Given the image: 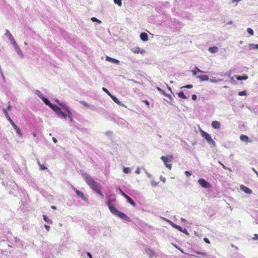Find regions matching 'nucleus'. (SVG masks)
I'll use <instances>...</instances> for the list:
<instances>
[{"label":"nucleus","instance_id":"nucleus-1","mask_svg":"<svg viewBox=\"0 0 258 258\" xmlns=\"http://www.w3.org/2000/svg\"><path fill=\"white\" fill-rule=\"evenodd\" d=\"M81 175L90 187L97 193L101 198H103L104 195L101 191L102 186L100 184L96 181L89 174L84 172H81Z\"/></svg>","mask_w":258,"mask_h":258},{"label":"nucleus","instance_id":"nucleus-2","mask_svg":"<svg viewBox=\"0 0 258 258\" xmlns=\"http://www.w3.org/2000/svg\"><path fill=\"white\" fill-rule=\"evenodd\" d=\"M35 94L39 97L44 103L52 109L59 117L63 119L67 118L66 114L63 112L61 109L57 106L52 104L47 98L44 97L43 94L39 90H35Z\"/></svg>","mask_w":258,"mask_h":258},{"label":"nucleus","instance_id":"nucleus-3","mask_svg":"<svg viewBox=\"0 0 258 258\" xmlns=\"http://www.w3.org/2000/svg\"><path fill=\"white\" fill-rule=\"evenodd\" d=\"M107 205L108 208L110 211V212L114 215L117 216L121 219L129 221L130 218L128 217L125 214L118 211L112 205V202L111 201H108L107 203Z\"/></svg>","mask_w":258,"mask_h":258},{"label":"nucleus","instance_id":"nucleus-4","mask_svg":"<svg viewBox=\"0 0 258 258\" xmlns=\"http://www.w3.org/2000/svg\"><path fill=\"white\" fill-rule=\"evenodd\" d=\"M161 160L164 162V164L166 167L168 168L169 170L172 168V164H168V163L172 162L173 156L172 155H168L166 156H162L160 157Z\"/></svg>","mask_w":258,"mask_h":258},{"label":"nucleus","instance_id":"nucleus-5","mask_svg":"<svg viewBox=\"0 0 258 258\" xmlns=\"http://www.w3.org/2000/svg\"><path fill=\"white\" fill-rule=\"evenodd\" d=\"M200 133L202 136L207 140L209 144H211L213 147H215L216 146L215 141L213 140L209 134L202 130H200Z\"/></svg>","mask_w":258,"mask_h":258},{"label":"nucleus","instance_id":"nucleus-6","mask_svg":"<svg viewBox=\"0 0 258 258\" xmlns=\"http://www.w3.org/2000/svg\"><path fill=\"white\" fill-rule=\"evenodd\" d=\"M12 45L13 46L15 51L17 52L19 57L21 59H23L24 58V54L21 50L20 48L19 47L17 43L15 42V43L12 44Z\"/></svg>","mask_w":258,"mask_h":258},{"label":"nucleus","instance_id":"nucleus-7","mask_svg":"<svg viewBox=\"0 0 258 258\" xmlns=\"http://www.w3.org/2000/svg\"><path fill=\"white\" fill-rule=\"evenodd\" d=\"M198 183L201 186L204 188H209L211 187V184L204 179H199L198 180Z\"/></svg>","mask_w":258,"mask_h":258},{"label":"nucleus","instance_id":"nucleus-8","mask_svg":"<svg viewBox=\"0 0 258 258\" xmlns=\"http://www.w3.org/2000/svg\"><path fill=\"white\" fill-rule=\"evenodd\" d=\"M5 35L8 38L12 45L16 42L14 37L8 30H6Z\"/></svg>","mask_w":258,"mask_h":258},{"label":"nucleus","instance_id":"nucleus-9","mask_svg":"<svg viewBox=\"0 0 258 258\" xmlns=\"http://www.w3.org/2000/svg\"><path fill=\"white\" fill-rule=\"evenodd\" d=\"M73 189L74 190V191L76 192V195L78 197H80V198H81L83 201H85V202H87L88 201V199L85 196L84 194L77 190L76 188H75V187H73Z\"/></svg>","mask_w":258,"mask_h":258},{"label":"nucleus","instance_id":"nucleus-10","mask_svg":"<svg viewBox=\"0 0 258 258\" xmlns=\"http://www.w3.org/2000/svg\"><path fill=\"white\" fill-rule=\"evenodd\" d=\"M145 252L149 258H153L154 257H156L155 252L150 248H146Z\"/></svg>","mask_w":258,"mask_h":258},{"label":"nucleus","instance_id":"nucleus-11","mask_svg":"<svg viewBox=\"0 0 258 258\" xmlns=\"http://www.w3.org/2000/svg\"><path fill=\"white\" fill-rule=\"evenodd\" d=\"M240 188L241 190H242L246 194H251L252 193V190L250 189L243 185H241L240 186Z\"/></svg>","mask_w":258,"mask_h":258},{"label":"nucleus","instance_id":"nucleus-12","mask_svg":"<svg viewBox=\"0 0 258 258\" xmlns=\"http://www.w3.org/2000/svg\"><path fill=\"white\" fill-rule=\"evenodd\" d=\"M211 126L214 129H220L221 124L218 121L215 120L212 122Z\"/></svg>","mask_w":258,"mask_h":258},{"label":"nucleus","instance_id":"nucleus-13","mask_svg":"<svg viewBox=\"0 0 258 258\" xmlns=\"http://www.w3.org/2000/svg\"><path fill=\"white\" fill-rule=\"evenodd\" d=\"M110 97L113 100V101L114 102H115L116 104H117L118 105H119L120 106H124V104L123 103H122V102H120L119 100V99L117 98H116L115 96L112 95Z\"/></svg>","mask_w":258,"mask_h":258},{"label":"nucleus","instance_id":"nucleus-14","mask_svg":"<svg viewBox=\"0 0 258 258\" xmlns=\"http://www.w3.org/2000/svg\"><path fill=\"white\" fill-rule=\"evenodd\" d=\"M106 60L111 62L112 63H114L115 64H118L119 63V61L115 58H113L112 57H110L109 56H106Z\"/></svg>","mask_w":258,"mask_h":258},{"label":"nucleus","instance_id":"nucleus-15","mask_svg":"<svg viewBox=\"0 0 258 258\" xmlns=\"http://www.w3.org/2000/svg\"><path fill=\"white\" fill-rule=\"evenodd\" d=\"M63 112L64 113V112ZM64 113L66 114L67 117L68 116L70 119V122H73L74 121L73 114L71 110H68V111L66 112V113L64 112Z\"/></svg>","mask_w":258,"mask_h":258},{"label":"nucleus","instance_id":"nucleus-16","mask_svg":"<svg viewBox=\"0 0 258 258\" xmlns=\"http://www.w3.org/2000/svg\"><path fill=\"white\" fill-rule=\"evenodd\" d=\"M197 78L200 79L201 81H208L209 80V77L207 75L197 76Z\"/></svg>","mask_w":258,"mask_h":258},{"label":"nucleus","instance_id":"nucleus-17","mask_svg":"<svg viewBox=\"0 0 258 258\" xmlns=\"http://www.w3.org/2000/svg\"><path fill=\"white\" fill-rule=\"evenodd\" d=\"M118 124L124 127H127L128 125V123L126 120L122 119H121L118 121Z\"/></svg>","mask_w":258,"mask_h":258},{"label":"nucleus","instance_id":"nucleus-18","mask_svg":"<svg viewBox=\"0 0 258 258\" xmlns=\"http://www.w3.org/2000/svg\"><path fill=\"white\" fill-rule=\"evenodd\" d=\"M132 51L135 53H144V50L141 49L140 48H139L138 47L133 48Z\"/></svg>","mask_w":258,"mask_h":258},{"label":"nucleus","instance_id":"nucleus-19","mask_svg":"<svg viewBox=\"0 0 258 258\" xmlns=\"http://www.w3.org/2000/svg\"><path fill=\"white\" fill-rule=\"evenodd\" d=\"M59 105H60L62 107V109L64 110L66 112L68 111V110H70L68 106H67L66 104L63 102H61L59 103Z\"/></svg>","mask_w":258,"mask_h":258},{"label":"nucleus","instance_id":"nucleus-20","mask_svg":"<svg viewBox=\"0 0 258 258\" xmlns=\"http://www.w3.org/2000/svg\"><path fill=\"white\" fill-rule=\"evenodd\" d=\"M140 38L144 41H147L148 40V36L146 33H142L140 34Z\"/></svg>","mask_w":258,"mask_h":258},{"label":"nucleus","instance_id":"nucleus-21","mask_svg":"<svg viewBox=\"0 0 258 258\" xmlns=\"http://www.w3.org/2000/svg\"><path fill=\"white\" fill-rule=\"evenodd\" d=\"M208 50L210 52H211L212 53H214L218 51V48L217 47L213 46V47H209L208 49Z\"/></svg>","mask_w":258,"mask_h":258},{"label":"nucleus","instance_id":"nucleus-22","mask_svg":"<svg viewBox=\"0 0 258 258\" xmlns=\"http://www.w3.org/2000/svg\"><path fill=\"white\" fill-rule=\"evenodd\" d=\"M236 78L237 80H246L247 79L248 77L247 75H243V76H236Z\"/></svg>","mask_w":258,"mask_h":258},{"label":"nucleus","instance_id":"nucleus-23","mask_svg":"<svg viewBox=\"0 0 258 258\" xmlns=\"http://www.w3.org/2000/svg\"><path fill=\"white\" fill-rule=\"evenodd\" d=\"M125 199L131 205L134 207L136 206V205L135 202L129 196H127Z\"/></svg>","mask_w":258,"mask_h":258},{"label":"nucleus","instance_id":"nucleus-24","mask_svg":"<svg viewBox=\"0 0 258 258\" xmlns=\"http://www.w3.org/2000/svg\"><path fill=\"white\" fill-rule=\"evenodd\" d=\"M248 48L249 49H258V44H255L253 43L248 44Z\"/></svg>","mask_w":258,"mask_h":258},{"label":"nucleus","instance_id":"nucleus-25","mask_svg":"<svg viewBox=\"0 0 258 258\" xmlns=\"http://www.w3.org/2000/svg\"><path fill=\"white\" fill-rule=\"evenodd\" d=\"M43 220L48 224H52V221L49 219L46 215H43Z\"/></svg>","mask_w":258,"mask_h":258},{"label":"nucleus","instance_id":"nucleus-26","mask_svg":"<svg viewBox=\"0 0 258 258\" xmlns=\"http://www.w3.org/2000/svg\"><path fill=\"white\" fill-rule=\"evenodd\" d=\"M240 139L243 142H247L248 140V138L247 136L245 135H241L240 137Z\"/></svg>","mask_w":258,"mask_h":258},{"label":"nucleus","instance_id":"nucleus-27","mask_svg":"<svg viewBox=\"0 0 258 258\" xmlns=\"http://www.w3.org/2000/svg\"><path fill=\"white\" fill-rule=\"evenodd\" d=\"M178 96L182 99H185L187 98V97L184 95V93L183 92H180L178 94Z\"/></svg>","mask_w":258,"mask_h":258},{"label":"nucleus","instance_id":"nucleus-28","mask_svg":"<svg viewBox=\"0 0 258 258\" xmlns=\"http://www.w3.org/2000/svg\"><path fill=\"white\" fill-rule=\"evenodd\" d=\"M3 112H4V114H5V116H6V118H7V119H8V120H11V117L9 116V114H8V112H7V109H3Z\"/></svg>","mask_w":258,"mask_h":258},{"label":"nucleus","instance_id":"nucleus-29","mask_svg":"<svg viewBox=\"0 0 258 258\" xmlns=\"http://www.w3.org/2000/svg\"><path fill=\"white\" fill-rule=\"evenodd\" d=\"M15 131H16V133L19 135L20 137H22V134L21 132V130L17 126V127H15V128H14Z\"/></svg>","mask_w":258,"mask_h":258},{"label":"nucleus","instance_id":"nucleus-30","mask_svg":"<svg viewBox=\"0 0 258 258\" xmlns=\"http://www.w3.org/2000/svg\"><path fill=\"white\" fill-rule=\"evenodd\" d=\"M163 95H164V96H165L169 98V100H170V101H168V102H169V103H171V101H172V100H173V98H172V97L171 95H169V94H166V93H164V94H163Z\"/></svg>","mask_w":258,"mask_h":258},{"label":"nucleus","instance_id":"nucleus-31","mask_svg":"<svg viewBox=\"0 0 258 258\" xmlns=\"http://www.w3.org/2000/svg\"><path fill=\"white\" fill-rule=\"evenodd\" d=\"M123 172L125 173H129L131 172V169L128 167H123Z\"/></svg>","mask_w":258,"mask_h":258},{"label":"nucleus","instance_id":"nucleus-32","mask_svg":"<svg viewBox=\"0 0 258 258\" xmlns=\"http://www.w3.org/2000/svg\"><path fill=\"white\" fill-rule=\"evenodd\" d=\"M114 2L119 7H121L122 5L121 0H114Z\"/></svg>","mask_w":258,"mask_h":258},{"label":"nucleus","instance_id":"nucleus-33","mask_svg":"<svg viewBox=\"0 0 258 258\" xmlns=\"http://www.w3.org/2000/svg\"><path fill=\"white\" fill-rule=\"evenodd\" d=\"M247 32L251 35H253V30L250 28H248L247 29Z\"/></svg>","mask_w":258,"mask_h":258},{"label":"nucleus","instance_id":"nucleus-34","mask_svg":"<svg viewBox=\"0 0 258 258\" xmlns=\"http://www.w3.org/2000/svg\"><path fill=\"white\" fill-rule=\"evenodd\" d=\"M143 170H144V172L146 173L147 176L149 178H152V175L150 173H149L145 168H143Z\"/></svg>","mask_w":258,"mask_h":258},{"label":"nucleus","instance_id":"nucleus-35","mask_svg":"<svg viewBox=\"0 0 258 258\" xmlns=\"http://www.w3.org/2000/svg\"><path fill=\"white\" fill-rule=\"evenodd\" d=\"M192 87H193V86L192 85H187L181 87V89H183V88L191 89Z\"/></svg>","mask_w":258,"mask_h":258},{"label":"nucleus","instance_id":"nucleus-36","mask_svg":"<svg viewBox=\"0 0 258 258\" xmlns=\"http://www.w3.org/2000/svg\"><path fill=\"white\" fill-rule=\"evenodd\" d=\"M222 81V79H219V80H217L214 79H211L210 80V82L211 83H217V82H218V81Z\"/></svg>","mask_w":258,"mask_h":258},{"label":"nucleus","instance_id":"nucleus-37","mask_svg":"<svg viewBox=\"0 0 258 258\" xmlns=\"http://www.w3.org/2000/svg\"><path fill=\"white\" fill-rule=\"evenodd\" d=\"M91 21L92 22H97L98 23H101V21H100L99 20L97 19L95 17H92L91 18Z\"/></svg>","mask_w":258,"mask_h":258},{"label":"nucleus","instance_id":"nucleus-38","mask_svg":"<svg viewBox=\"0 0 258 258\" xmlns=\"http://www.w3.org/2000/svg\"><path fill=\"white\" fill-rule=\"evenodd\" d=\"M119 191V192L120 194L122 196H123L125 198H126L128 196L126 195V194H125L123 191L120 188H119L118 189Z\"/></svg>","mask_w":258,"mask_h":258},{"label":"nucleus","instance_id":"nucleus-39","mask_svg":"<svg viewBox=\"0 0 258 258\" xmlns=\"http://www.w3.org/2000/svg\"><path fill=\"white\" fill-rule=\"evenodd\" d=\"M11 124V125L13 126L14 128H15V127H17V126L16 124L14 123V122L13 121V120L11 119V120H9Z\"/></svg>","mask_w":258,"mask_h":258},{"label":"nucleus","instance_id":"nucleus-40","mask_svg":"<svg viewBox=\"0 0 258 258\" xmlns=\"http://www.w3.org/2000/svg\"><path fill=\"white\" fill-rule=\"evenodd\" d=\"M102 90H103V91L106 92L110 97H111L112 94L107 90V89H106L105 88H103Z\"/></svg>","mask_w":258,"mask_h":258},{"label":"nucleus","instance_id":"nucleus-41","mask_svg":"<svg viewBox=\"0 0 258 258\" xmlns=\"http://www.w3.org/2000/svg\"><path fill=\"white\" fill-rule=\"evenodd\" d=\"M219 163L222 166V167L225 169H228L229 171H231V169L229 168H227L224 164H223L220 161L219 162Z\"/></svg>","mask_w":258,"mask_h":258},{"label":"nucleus","instance_id":"nucleus-42","mask_svg":"<svg viewBox=\"0 0 258 258\" xmlns=\"http://www.w3.org/2000/svg\"><path fill=\"white\" fill-rule=\"evenodd\" d=\"M167 222H168L169 224H170L173 227L175 228V226H176V224H174L171 220H167Z\"/></svg>","mask_w":258,"mask_h":258},{"label":"nucleus","instance_id":"nucleus-43","mask_svg":"<svg viewBox=\"0 0 258 258\" xmlns=\"http://www.w3.org/2000/svg\"><path fill=\"white\" fill-rule=\"evenodd\" d=\"M167 222H168L169 224H170L173 227L175 228V226H176V224H174L171 220H167Z\"/></svg>","mask_w":258,"mask_h":258},{"label":"nucleus","instance_id":"nucleus-44","mask_svg":"<svg viewBox=\"0 0 258 258\" xmlns=\"http://www.w3.org/2000/svg\"><path fill=\"white\" fill-rule=\"evenodd\" d=\"M167 222H168L169 224H170L173 227L175 228V226H176V224H174L171 220H167Z\"/></svg>","mask_w":258,"mask_h":258},{"label":"nucleus","instance_id":"nucleus-45","mask_svg":"<svg viewBox=\"0 0 258 258\" xmlns=\"http://www.w3.org/2000/svg\"><path fill=\"white\" fill-rule=\"evenodd\" d=\"M156 89H157V90H158V91L160 93H161L162 94H163H163H164L165 92H164L163 90H162L160 88H159V87H156Z\"/></svg>","mask_w":258,"mask_h":258},{"label":"nucleus","instance_id":"nucleus-46","mask_svg":"<svg viewBox=\"0 0 258 258\" xmlns=\"http://www.w3.org/2000/svg\"><path fill=\"white\" fill-rule=\"evenodd\" d=\"M151 185L155 187V186H156L157 185H158V182H156V181H155L154 180H152L151 181Z\"/></svg>","mask_w":258,"mask_h":258},{"label":"nucleus","instance_id":"nucleus-47","mask_svg":"<svg viewBox=\"0 0 258 258\" xmlns=\"http://www.w3.org/2000/svg\"><path fill=\"white\" fill-rule=\"evenodd\" d=\"M238 95L239 96H244L246 95V92L245 91H241L238 93Z\"/></svg>","mask_w":258,"mask_h":258},{"label":"nucleus","instance_id":"nucleus-48","mask_svg":"<svg viewBox=\"0 0 258 258\" xmlns=\"http://www.w3.org/2000/svg\"><path fill=\"white\" fill-rule=\"evenodd\" d=\"M175 228L177 229V230H178L179 231H182V228L181 227L178 226V225H177L176 226H175Z\"/></svg>","mask_w":258,"mask_h":258},{"label":"nucleus","instance_id":"nucleus-49","mask_svg":"<svg viewBox=\"0 0 258 258\" xmlns=\"http://www.w3.org/2000/svg\"><path fill=\"white\" fill-rule=\"evenodd\" d=\"M136 173L137 174H140V173H141V170H140V168L139 167H137L136 170Z\"/></svg>","mask_w":258,"mask_h":258},{"label":"nucleus","instance_id":"nucleus-50","mask_svg":"<svg viewBox=\"0 0 258 258\" xmlns=\"http://www.w3.org/2000/svg\"><path fill=\"white\" fill-rule=\"evenodd\" d=\"M181 232H183V233H185V234H186V235H189V233H188V232H187V230H186V229H185V228H184V229H182V231H181Z\"/></svg>","mask_w":258,"mask_h":258},{"label":"nucleus","instance_id":"nucleus-51","mask_svg":"<svg viewBox=\"0 0 258 258\" xmlns=\"http://www.w3.org/2000/svg\"><path fill=\"white\" fill-rule=\"evenodd\" d=\"M39 167L41 170H45L47 169V168L43 165H40Z\"/></svg>","mask_w":258,"mask_h":258},{"label":"nucleus","instance_id":"nucleus-52","mask_svg":"<svg viewBox=\"0 0 258 258\" xmlns=\"http://www.w3.org/2000/svg\"><path fill=\"white\" fill-rule=\"evenodd\" d=\"M81 103L86 107H89L88 104L85 101H82Z\"/></svg>","mask_w":258,"mask_h":258},{"label":"nucleus","instance_id":"nucleus-53","mask_svg":"<svg viewBox=\"0 0 258 258\" xmlns=\"http://www.w3.org/2000/svg\"><path fill=\"white\" fill-rule=\"evenodd\" d=\"M185 174L187 176H190L191 175V173L189 171H185Z\"/></svg>","mask_w":258,"mask_h":258},{"label":"nucleus","instance_id":"nucleus-54","mask_svg":"<svg viewBox=\"0 0 258 258\" xmlns=\"http://www.w3.org/2000/svg\"><path fill=\"white\" fill-rule=\"evenodd\" d=\"M195 69L196 71H197L199 73H204V72L203 71H201V70H200L197 67H195Z\"/></svg>","mask_w":258,"mask_h":258},{"label":"nucleus","instance_id":"nucleus-55","mask_svg":"<svg viewBox=\"0 0 258 258\" xmlns=\"http://www.w3.org/2000/svg\"><path fill=\"white\" fill-rule=\"evenodd\" d=\"M160 179L163 182V183H165V181H166V179L165 178L163 177V176H160Z\"/></svg>","mask_w":258,"mask_h":258},{"label":"nucleus","instance_id":"nucleus-56","mask_svg":"<svg viewBox=\"0 0 258 258\" xmlns=\"http://www.w3.org/2000/svg\"><path fill=\"white\" fill-rule=\"evenodd\" d=\"M204 240L207 243H210L209 240L207 238H204Z\"/></svg>","mask_w":258,"mask_h":258},{"label":"nucleus","instance_id":"nucleus-57","mask_svg":"<svg viewBox=\"0 0 258 258\" xmlns=\"http://www.w3.org/2000/svg\"><path fill=\"white\" fill-rule=\"evenodd\" d=\"M197 98V95L195 94H194L192 95V99L193 100H196Z\"/></svg>","mask_w":258,"mask_h":258},{"label":"nucleus","instance_id":"nucleus-58","mask_svg":"<svg viewBox=\"0 0 258 258\" xmlns=\"http://www.w3.org/2000/svg\"><path fill=\"white\" fill-rule=\"evenodd\" d=\"M252 171H253V172H255V173L256 174V175H257V177H258V172H257V171L255 169V168H253H253H252Z\"/></svg>","mask_w":258,"mask_h":258},{"label":"nucleus","instance_id":"nucleus-59","mask_svg":"<svg viewBox=\"0 0 258 258\" xmlns=\"http://www.w3.org/2000/svg\"><path fill=\"white\" fill-rule=\"evenodd\" d=\"M191 72L194 76H196L197 75V72L196 70H192L191 71Z\"/></svg>","mask_w":258,"mask_h":258},{"label":"nucleus","instance_id":"nucleus-60","mask_svg":"<svg viewBox=\"0 0 258 258\" xmlns=\"http://www.w3.org/2000/svg\"><path fill=\"white\" fill-rule=\"evenodd\" d=\"M253 236H254L253 238V239L255 240V239H258V235L257 234H254L253 235Z\"/></svg>","mask_w":258,"mask_h":258},{"label":"nucleus","instance_id":"nucleus-61","mask_svg":"<svg viewBox=\"0 0 258 258\" xmlns=\"http://www.w3.org/2000/svg\"><path fill=\"white\" fill-rule=\"evenodd\" d=\"M44 227L45 228H46V229L48 231L50 229V226L47 225H44Z\"/></svg>","mask_w":258,"mask_h":258},{"label":"nucleus","instance_id":"nucleus-62","mask_svg":"<svg viewBox=\"0 0 258 258\" xmlns=\"http://www.w3.org/2000/svg\"><path fill=\"white\" fill-rule=\"evenodd\" d=\"M232 23H233L232 21L230 20V21H228L227 22H226V25H231Z\"/></svg>","mask_w":258,"mask_h":258},{"label":"nucleus","instance_id":"nucleus-63","mask_svg":"<svg viewBox=\"0 0 258 258\" xmlns=\"http://www.w3.org/2000/svg\"><path fill=\"white\" fill-rule=\"evenodd\" d=\"M52 139L53 142L54 143H56L57 142V139L53 137Z\"/></svg>","mask_w":258,"mask_h":258},{"label":"nucleus","instance_id":"nucleus-64","mask_svg":"<svg viewBox=\"0 0 258 258\" xmlns=\"http://www.w3.org/2000/svg\"><path fill=\"white\" fill-rule=\"evenodd\" d=\"M87 255L90 257V258H92V255L89 252H87Z\"/></svg>","mask_w":258,"mask_h":258}]
</instances>
